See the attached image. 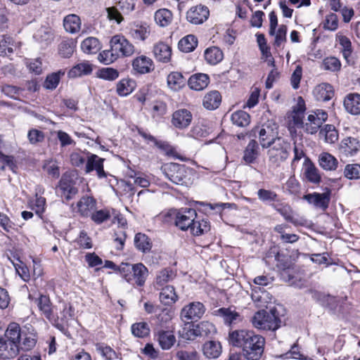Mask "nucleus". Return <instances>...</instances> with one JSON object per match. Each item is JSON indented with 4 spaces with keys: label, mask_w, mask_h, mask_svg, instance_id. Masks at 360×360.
<instances>
[{
    "label": "nucleus",
    "mask_w": 360,
    "mask_h": 360,
    "mask_svg": "<svg viewBox=\"0 0 360 360\" xmlns=\"http://www.w3.org/2000/svg\"><path fill=\"white\" fill-rule=\"evenodd\" d=\"M153 54L155 58L162 63H168L172 56V48L163 41L154 44Z\"/></svg>",
    "instance_id": "23"
},
{
    "label": "nucleus",
    "mask_w": 360,
    "mask_h": 360,
    "mask_svg": "<svg viewBox=\"0 0 360 360\" xmlns=\"http://www.w3.org/2000/svg\"><path fill=\"white\" fill-rule=\"evenodd\" d=\"M1 91L6 96L15 100H18L22 89L16 86L4 84L1 86Z\"/></svg>",
    "instance_id": "62"
},
{
    "label": "nucleus",
    "mask_w": 360,
    "mask_h": 360,
    "mask_svg": "<svg viewBox=\"0 0 360 360\" xmlns=\"http://www.w3.org/2000/svg\"><path fill=\"white\" fill-rule=\"evenodd\" d=\"M192 121V114L186 109L176 110L172 115V124L180 129L188 127Z\"/></svg>",
    "instance_id": "20"
},
{
    "label": "nucleus",
    "mask_w": 360,
    "mask_h": 360,
    "mask_svg": "<svg viewBox=\"0 0 360 360\" xmlns=\"http://www.w3.org/2000/svg\"><path fill=\"white\" fill-rule=\"evenodd\" d=\"M339 149L345 156H354L360 150V142L354 137L348 136L341 141Z\"/></svg>",
    "instance_id": "21"
},
{
    "label": "nucleus",
    "mask_w": 360,
    "mask_h": 360,
    "mask_svg": "<svg viewBox=\"0 0 360 360\" xmlns=\"http://www.w3.org/2000/svg\"><path fill=\"white\" fill-rule=\"evenodd\" d=\"M160 290L159 300L164 305H172L179 299L173 285H165L164 288L156 289Z\"/></svg>",
    "instance_id": "27"
},
{
    "label": "nucleus",
    "mask_w": 360,
    "mask_h": 360,
    "mask_svg": "<svg viewBox=\"0 0 360 360\" xmlns=\"http://www.w3.org/2000/svg\"><path fill=\"white\" fill-rule=\"evenodd\" d=\"M319 136L323 138L326 143H333L338 139V133L332 124H326L319 131Z\"/></svg>",
    "instance_id": "50"
},
{
    "label": "nucleus",
    "mask_w": 360,
    "mask_h": 360,
    "mask_svg": "<svg viewBox=\"0 0 360 360\" xmlns=\"http://www.w3.org/2000/svg\"><path fill=\"white\" fill-rule=\"evenodd\" d=\"M20 353V349L17 344V339L15 334L8 324L4 335L0 338V358L4 359H11L17 356Z\"/></svg>",
    "instance_id": "6"
},
{
    "label": "nucleus",
    "mask_w": 360,
    "mask_h": 360,
    "mask_svg": "<svg viewBox=\"0 0 360 360\" xmlns=\"http://www.w3.org/2000/svg\"><path fill=\"white\" fill-rule=\"evenodd\" d=\"M180 335L182 338L187 340H193L199 337L196 325L187 323L180 331Z\"/></svg>",
    "instance_id": "57"
},
{
    "label": "nucleus",
    "mask_w": 360,
    "mask_h": 360,
    "mask_svg": "<svg viewBox=\"0 0 360 360\" xmlns=\"http://www.w3.org/2000/svg\"><path fill=\"white\" fill-rule=\"evenodd\" d=\"M210 226L209 221L205 219H199L198 217L193 220L189 229L190 232L193 236H200L207 233L210 230Z\"/></svg>",
    "instance_id": "41"
},
{
    "label": "nucleus",
    "mask_w": 360,
    "mask_h": 360,
    "mask_svg": "<svg viewBox=\"0 0 360 360\" xmlns=\"http://www.w3.org/2000/svg\"><path fill=\"white\" fill-rule=\"evenodd\" d=\"M205 312V307L202 302H193L184 306L181 311V318L184 321H198Z\"/></svg>",
    "instance_id": "12"
},
{
    "label": "nucleus",
    "mask_w": 360,
    "mask_h": 360,
    "mask_svg": "<svg viewBox=\"0 0 360 360\" xmlns=\"http://www.w3.org/2000/svg\"><path fill=\"white\" fill-rule=\"evenodd\" d=\"M176 276L174 272L168 268L164 269L158 271L156 274L154 281V288L159 289L168 285L167 283L172 281Z\"/></svg>",
    "instance_id": "31"
},
{
    "label": "nucleus",
    "mask_w": 360,
    "mask_h": 360,
    "mask_svg": "<svg viewBox=\"0 0 360 360\" xmlns=\"http://www.w3.org/2000/svg\"><path fill=\"white\" fill-rule=\"evenodd\" d=\"M110 44L112 50L117 53L118 57H128L134 53V45L123 36H113L110 39Z\"/></svg>",
    "instance_id": "11"
},
{
    "label": "nucleus",
    "mask_w": 360,
    "mask_h": 360,
    "mask_svg": "<svg viewBox=\"0 0 360 360\" xmlns=\"http://www.w3.org/2000/svg\"><path fill=\"white\" fill-rule=\"evenodd\" d=\"M204 56L207 63L217 65L223 60L224 53L219 47L211 46L205 51Z\"/></svg>",
    "instance_id": "39"
},
{
    "label": "nucleus",
    "mask_w": 360,
    "mask_h": 360,
    "mask_svg": "<svg viewBox=\"0 0 360 360\" xmlns=\"http://www.w3.org/2000/svg\"><path fill=\"white\" fill-rule=\"evenodd\" d=\"M58 191L60 192V194L64 195L66 200H70L72 195L76 194L77 190L72 181L63 176L59 181Z\"/></svg>",
    "instance_id": "34"
},
{
    "label": "nucleus",
    "mask_w": 360,
    "mask_h": 360,
    "mask_svg": "<svg viewBox=\"0 0 360 360\" xmlns=\"http://www.w3.org/2000/svg\"><path fill=\"white\" fill-rule=\"evenodd\" d=\"M268 148L267 155L270 164L278 167L288 158L290 145L283 139L278 137Z\"/></svg>",
    "instance_id": "5"
},
{
    "label": "nucleus",
    "mask_w": 360,
    "mask_h": 360,
    "mask_svg": "<svg viewBox=\"0 0 360 360\" xmlns=\"http://www.w3.org/2000/svg\"><path fill=\"white\" fill-rule=\"evenodd\" d=\"M210 15L209 9L207 6L199 4L191 7L186 13V19L188 22L194 25L203 23L208 18Z\"/></svg>",
    "instance_id": "17"
},
{
    "label": "nucleus",
    "mask_w": 360,
    "mask_h": 360,
    "mask_svg": "<svg viewBox=\"0 0 360 360\" xmlns=\"http://www.w3.org/2000/svg\"><path fill=\"white\" fill-rule=\"evenodd\" d=\"M195 325L199 337L208 336L216 333L214 325L209 321H201Z\"/></svg>",
    "instance_id": "59"
},
{
    "label": "nucleus",
    "mask_w": 360,
    "mask_h": 360,
    "mask_svg": "<svg viewBox=\"0 0 360 360\" xmlns=\"http://www.w3.org/2000/svg\"><path fill=\"white\" fill-rule=\"evenodd\" d=\"M134 245L139 251L145 253L151 250L152 242L146 234L138 233L134 237Z\"/></svg>",
    "instance_id": "46"
},
{
    "label": "nucleus",
    "mask_w": 360,
    "mask_h": 360,
    "mask_svg": "<svg viewBox=\"0 0 360 360\" xmlns=\"http://www.w3.org/2000/svg\"><path fill=\"white\" fill-rule=\"evenodd\" d=\"M135 89V82L131 79H122L117 84V93L121 96L130 94Z\"/></svg>",
    "instance_id": "54"
},
{
    "label": "nucleus",
    "mask_w": 360,
    "mask_h": 360,
    "mask_svg": "<svg viewBox=\"0 0 360 360\" xmlns=\"http://www.w3.org/2000/svg\"><path fill=\"white\" fill-rule=\"evenodd\" d=\"M169 214L174 216L175 225L182 231L189 230L191 224L197 218L195 210L188 207L170 210Z\"/></svg>",
    "instance_id": "9"
},
{
    "label": "nucleus",
    "mask_w": 360,
    "mask_h": 360,
    "mask_svg": "<svg viewBox=\"0 0 360 360\" xmlns=\"http://www.w3.org/2000/svg\"><path fill=\"white\" fill-rule=\"evenodd\" d=\"M132 334L138 338H144L149 334L150 329L146 322H139L131 326Z\"/></svg>",
    "instance_id": "61"
},
{
    "label": "nucleus",
    "mask_w": 360,
    "mask_h": 360,
    "mask_svg": "<svg viewBox=\"0 0 360 360\" xmlns=\"http://www.w3.org/2000/svg\"><path fill=\"white\" fill-rule=\"evenodd\" d=\"M117 269L120 276L134 286H143L148 276V270L142 263H122Z\"/></svg>",
    "instance_id": "3"
},
{
    "label": "nucleus",
    "mask_w": 360,
    "mask_h": 360,
    "mask_svg": "<svg viewBox=\"0 0 360 360\" xmlns=\"http://www.w3.org/2000/svg\"><path fill=\"white\" fill-rule=\"evenodd\" d=\"M118 8L122 10L123 13H129L134 9V4L133 1H117V6H113L106 8L108 18L110 20H115L117 23H120L123 20Z\"/></svg>",
    "instance_id": "16"
},
{
    "label": "nucleus",
    "mask_w": 360,
    "mask_h": 360,
    "mask_svg": "<svg viewBox=\"0 0 360 360\" xmlns=\"http://www.w3.org/2000/svg\"><path fill=\"white\" fill-rule=\"evenodd\" d=\"M202 352L207 359H217L221 353V345L214 340L206 342L202 346Z\"/></svg>",
    "instance_id": "35"
},
{
    "label": "nucleus",
    "mask_w": 360,
    "mask_h": 360,
    "mask_svg": "<svg viewBox=\"0 0 360 360\" xmlns=\"http://www.w3.org/2000/svg\"><path fill=\"white\" fill-rule=\"evenodd\" d=\"M92 66L88 61H84L74 65L68 72L70 78H76L91 73Z\"/></svg>",
    "instance_id": "37"
},
{
    "label": "nucleus",
    "mask_w": 360,
    "mask_h": 360,
    "mask_svg": "<svg viewBox=\"0 0 360 360\" xmlns=\"http://www.w3.org/2000/svg\"><path fill=\"white\" fill-rule=\"evenodd\" d=\"M319 165L327 171L335 170L338 167V160L331 154L322 153L319 158Z\"/></svg>",
    "instance_id": "42"
},
{
    "label": "nucleus",
    "mask_w": 360,
    "mask_h": 360,
    "mask_svg": "<svg viewBox=\"0 0 360 360\" xmlns=\"http://www.w3.org/2000/svg\"><path fill=\"white\" fill-rule=\"evenodd\" d=\"M337 39L341 46V51L342 53L343 57L347 62H349V58L352 53V43L350 40L347 37L341 34L337 35Z\"/></svg>",
    "instance_id": "56"
},
{
    "label": "nucleus",
    "mask_w": 360,
    "mask_h": 360,
    "mask_svg": "<svg viewBox=\"0 0 360 360\" xmlns=\"http://www.w3.org/2000/svg\"><path fill=\"white\" fill-rule=\"evenodd\" d=\"M210 79L207 75L198 73L192 75L188 81V84L191 89L195 91H201L208 85Z\"/></svg>",
    "instance_id": "33"
},
{
    "label": "nucleus",
    "mask_w": 360,
    "mask_h": 360,
    "mask_svg": "<svg viewBox=\"0 0 360 360\" xmlns=\"http://www.w3.org/2000/svg\"><path fill=\"white\" fill-rule=\"evenodd\" d=\"M161 169L165 176L175 184H184L189 170L184 165L173 162L165 164Z\"/></svg>",
    "instance_id": "8"
},
{
    "label": "nucleus",
    "mask_w": 360,
    "mask_h": 360,
    "mask_svg": "<svg viewBox=\"0 0 360 360\" xmlns=\"http://www.w3.org/2000/svg\"><path fill=\"white\" fill-rule=\"evenodd\" d=\"M178 46L179 50L183 52H191L198 46V39L193 34L186 35L179 41Z\"/></svg>",
    "instance_id": "44"
},
{
    "label": "nucleus",
    "mask_w": 360,
    "mask_h": 360,
    "mask_svg": "<svg viewBox=\"0 0 360 360\" xmlns=\"http://www.w3.org/2000/svg\"><path fill=\"white\" fill-rule=\"evenodd\" d=\"M132 67L139 74L149 73L154 69L152 59L146 56H140L134 58L132 62Z\"/></svg>",
    "instance_id": "24"
},
{
    "label": "nucleus",
    "mask_w": 360,
    "mask_h": 360,
    "mask_svg": "<svg viewBox=\"0 0 360 360\" xmlns=\"http://www.w3.org/2000/svg\"><path fill=\"white\" fill-rule=\"evenodd\" d=\"M303 199L315 209L325 212L330 203V192L328 191L325 193H312L303 196Z\"/></svg>",
    "instance_id": "13"
},
{
    "label": "nucleus",
    "mask_w": 360,
    "mask_h": 360,
    "mask_svg": "<svg viewBox=\"0 0 360 360\" xmlns=\"http://www.w3.org/2000/svg\"><path fill=\"white\" fill-rule=\"evenodd\" d=\"M252 300L257 307H267V304L271 302L272 297L266 290H263L261 287H255L252 288L251 295Z\"/></svg>",
    "instance_id": "25"
},
{
    "label": "nucleus",
    "mask_w": 360,
    "mask_h": 360,
    "mask_svg": "<svg viewBox=\"0 0 360 360\" xmlns=\"http://www.w3.org/2000/svg\"><path fill=\"white\" fill-rule=\"evenodd\" d=\"M34 39L41 46H47L54 39V34L51 27L42 26L33 35Z\"/></svg>",
    "instance_id": "26"
},
{
    "label": "nucleus",
    "mask_w": 360,
    "mask_h": 360,
    "mask_svg": "<svg viewBox=\"0 0 360 360\" xmlns=\"http://www.w3.org/2000/svg\"><path fill=\"white\" fill-rule=\"evenodd\" d=\"M232 123L240 127H245L249 125L250 122V115L243 110H237L231 116Z\"/></svg>",
    "instance_id": "51"
},
{
    "label": "nucleus",
    "mask_w": 360,
    "mask_h": 360,
    "mask_svg": "<svg viewBox=\"0 0 360 360\" xmlns=\"http://www.w3.org/2000/svg\"><path fill=\"white\" fill-rule=\"evenodd\" d=\"M131 37L137 40H146L150 33L149 25L146 23L135 24L131 29Z\"/></svg>",
    "instance_id": "40"
},
{
    "label": "nucleus",
    "mask_w": 360,
    "mask_h": 360,
    "mask_svg": "<svg viewBox=\"0 0 360 360\" xmlns=\"http://www.w3.org/2000/svg\"><path fill=\"white\" fill-rule=\"evenodd\" d=\"M14 41L11 37L6 35L0 36V56H11L14 52Z\"/></svg>",
    "instance_id": "53"
},
{
    "label": "nucleus",
    "mask_w": 360,
    "mask_h": 360,
    "mask_svg": "<svg viewBox=\"0 0 360 360\" xmlns=\"http://www.w3.org/2000/svg\"><path fill=\"white\" fill-rule=\"evenodd\" d=\"M65 30L72 34L77 32L81 26V20L79 16L72 14L67 15L63 20Z\"/></svg>",
    "instance_id": "47"
},
{
    "label": "nucleus",
    "mask_w": 360,
    "mask_h": 360,
    "mask_svg": "<svg viewBox=\"0 0 360 360\" xmlns=\"http://www.w3.org/2000/svg\"><path fill=\"white\" fill-rule=\"evenodd\" d=\"M13 334L17 339L18 348L23 352L32 350L38 342V333L31 325L20 326L15 322L10 323Z\"/></svg>",
    "instance_id": "2"
},
{
    "label": "nucleus",
    "mask_w": 360,
    "mask_h": 360,
    "mask_svg": "<svg viewBox=\"0 0 360 360\" xmlns=\"http://www.w3.org/2000/svg\"><path fill=\"white\" fill-rule=\"evenodd\" d=\"M117 58H119L117 53L112 50L111 46L110 49L103 51L98 56V60L105 65L111 64L115 61Z\"/></svg>",
    "instance_id": "60"
},
{
    "label": "nucleus",
    "mask_w": 360,
    "mask_h": 360,
    "mask_svg": "<svg viewBox=\"0 0 360 360\" xmlns=\"http://www.w3.org/2000/svg\"><path fill=\"white\" fill-rule=\"evenodd\" d=\"M172 20V14L170 11L162 8L155 13V20L161 27H166L170 24Z\"/></svg>",
    "instance_id": "55"
},
{
    "label": "nucleus",
    "mask_w": 360,
    "mask_h": 360,
    "mask_svg": "<svg viewBox=\"0 0 360 360\" xmlns=\"http://www.w3.org/2000/svg\"><path fill=\"white\" fill-rule=\"evenodd\" d=\"M96 200L90 196L82 197L77 202L78 212L84 217L91 216L96 207Z\"/></svg>",
    "instance_id": "29"
},
{
    "label": "nucleus",
    "mask_w": 360,
    "mask_h": 360,
    "mask_svg": "<svg viewBox=\"0 0 360 360\" xmlns=\"http://www.w3.org/2000/svg\"><path fill=\"white\" fill-rule=\"evenodd\" d=\"M81 49L84 53L95 54L100 50L101 44L97 38L89 37L82 42Z\"/></svg>",
    "instance_id": "43"
},
{
    "label": "nucleus",
    "mask_w": 360,
    "mask_h": 360,
    "mask_svg": "<svg viewBox=\"0 0 360 360\" xmlns=\"http://www.w3.org/2000/svg\"><path fill=\"white\" fill-rule=\"evenodd\" d=\"M259 155V146L255 140H251L243 151V159L246 164L253 163Z\"/></svg>",
    "instance_id": "38"
},
{
    "label": "nucleus",
    "mask_w": 360,
    "mask_h": 360,
    "mask_svg": "<svg viewBox=\"0 0 360 360\" xmlns=\"http://www.w3.org/2000/svg\"><path fill=\"white\" fill-rule=\"evenodd\" d=\"M303 99L300 97L297 105L293 109L291 114V119L289 121V130L292 134L293 129L304 127L303 122L304 112L305 110Z\"/></svg>",
    "instance_id": "18"
},
{
    "label": "nucleus",
    "mask_w": 360,
    "mask_h": 360,
    "mask_svg": "<svg viewBox=\"0 0 360 360\" xmlns=\"http://www.w3.org/2000/svg\"><path fill=\"white\" fill-rule=\"evenodd\" d=\"M253 133L258 138L260 146L263 148H268L277 139L276 134L271 127L262 125L257 127L253 129Z\"/></svg>",
    "instance_id": "15"
},
{
    "label": "nucleus",
    "mask_w": 360,
    "mask_h": 360,
    "mask_svg": "<svg viewBox=\"0 0 360 360\" xmlns=\"http://www.w3.org/2000/svg\"><path fill=\"white\" fill-rule=\"evenodd\" d=\"M156 338L160 347L164 350H168L176 342V337L172 331L159 330L156 334Z\"/></svg>",
    "instance_id": "30"
},
{
    "label": "nucleus",
    "mask_w": 360,
    "mask_h": 360,
    "mask_svg": "<svg viewBox=\"0 0 360 360\" xmlns=\"http://www.w3.org/2000/svg\"><path fill=\"white\" fill-rule=\"evenodd\" d=\"M313 94L317 101H329L333 96V88L330 84L322 83L314 88Z\"/></svg>",
    "instance_id": "28"
},
{
    "label": "nucleus",
    "mask_w": 360,
    "mask_h": 360,
    "mask_svg": "<svg viewBox=\"0 0 360 360\" xmlns=\"http://www.w3.org/2000/svg\"><path fill=\"white\" fill-rule=\"evenodd\" d=\"M64 74L63 71L60 70L48 75L44 84V88L49 90L55 89L59 84L60 77Z\"/></svg>",
    "instance_id": "58"
},
{
    "label": "nucleus",
    "mask_w": 360,
    "mask_h": 360,
    "mask_svg": "<svg viewBox=\"0 0 360 360\" xmlns=\"http://www.w3.org/2000/svg\"><path fill=\"white\" fill-rule=\"evenodd\" d=\"M37 307L45 318L57 329L61 332L65 331L62 324L59 323V316L54 313V307L49 297L46 295H40L37 300Z\"/></svg>",
    "instance_id": "7"
},
{
    "label": "nucleus",
    "mask_w": 360,
    "mask_h": 360,
    "mask_svg": "<svg viewBox=\"0 0 360 360\" xmlns=\"http://www.w3.org/2000/svg\"><path fill=\"white\" fill-rule=\"evenodd\" d=\"M345 110L352 115L360 114V94H349L344 100Z\"/></svg>",
    "instance_id": "32"
},
{
    "label": "nucleus",
    "mask_w": 360,
    "mask_h": 360,
    "mask_svg": "<svg viewBox=\"0 0 360 360\" xmlns=\"http://www.w3.org/2000/svg\"><path fill=\"white\" fill-rule=\"evenodd\" d=\"M314 297L321 305L328 308L334 313L341 312L347 301V297H334L318 292H314Z\"/></svg>",
    "instance_id": "10"
},
{
    "label": "nucleus",
    "mask_w": 360,
    "mask_h": 360,
    "mask_svg": "<svg viewBox=\"0 0 360 360\" xmlns=\"http://www.w3.org/2000/svg\"><path fill=\"white\" fill-rule=\"evenodd\" d=\"M253 326L257 329L265 330H276L281 326V319L276 309L270 311L264 309L256 312L251 319Z\"/></svg>",
    "instance_id": "4"
},
{
    "label": "nucleus",
    "mask_w": 360,
    "mask_h": 360,
    "mask_svg": "<svg viewBox=\"0 0 360 360\" xmlns=\"http://www.w3.org/2000/svg\"><path fill=\"white\" fill-rule=\"evenodd\" d=\"M221 102V96L219 91H211L206 94L202 100L203 106L207 110L217 109Z\"/></svg>",
    "instance_id": "36"
},
{
    "label": "nucleus",
    "mask_w": 360,
    "mask_h": 360,
    "mask_svg": "<svg viewBox=\"0 0 360 360\" xmlns=\"http://www.w3.org/2000/svg\"><path fill=\"white\" fill-rule=\"evenodd\" d=\"M229 342L234 347H241L248 360H259L264 353L265 339L252 330L233 331L229 334Z\"/></svg>",
    "instance_id": "1"
},
{
    "label": "nucleus",
    "mask_w": 360,
    "mask_h": 360,
    "mask_svg": "<svg viewBox=\"0 0 360 360\" xmlns=\"http://www.w3.org/2000/svg\"><path fill=\"white\" fill-rule=\"evenodd\" d=\"M185 79L181 73L172 72L167 76V85L173 91H178L185 85Z\"/></svg>",
    "instance_id": "48"
},
{
    "label": "nucleus",
    "mask_w": 360,
    "mask_h": 360,
    "mask_svg": "<svg viewBox=\"0 0 360 360\" xmlns=\"http://www.w3.org/2000/svg\"><path fill=\"white\" fill-rule=\"evenodd\" d=\"M97 76L105 80L113 81L118 78L119 72L112 68H103L98 71Z\"/></svg>",
    "instance_id": "63"
},
{
    "label": "nucleus",
    "mask_w": 360,
    "mask_h": 360,
    "mask_svg": "<svg viewBox=\"0 0 360 360\" xmlns=\"http://www.w3.org/2000/svg\"><path fill=\"white\" fill-rule=\"evenodd\" d=\"M216 314L221 316L224 319V323L229 325L236 323L240 319V314L230 308H220L216 311Z\"/></svg>",
    "instance_id": "49"
},
{
    "label": "nucleus",
    "mask_w": 360,
    "mask_h": 360,
    "mask_svg": "<svg viewBox=\"0 0 360 360\" xmlns=\"http://www.w3.org/2000/svg\"><path fill=\"white\" fill-rule=\"evenodd\" d=\"M59 317V323L62 324L65 331L62 332L64 335L70 337V333L68 330V321L75 316V310L70 303L63 302Z\"/></svg>",
    "instance_id": "22"
},
{
    "label": "nucleus",
    "mask_w": 360,
    "mask_h": 360,
    "mask_svg": "<svg viewBox=\"0 0 360 360\" xmlns=\"http://www.w3.org/2000/svg\"><path fill=\"white\" fill-rule=\"evenodd\" d=\"M103 162L104 159L96 155L91 154L87 156L85 172L86 173H90L95 170L99 179L106 177L107 174L103 169Z\"/></svg>",
    "instance_id": "19"
},
{
    "label": "nucleus",
    "mask_w": 360,
    "mask_h": 360,
    "mask_svg": "<svg viewBox=\"0 0 360 360\" xmlns=\"http://www.w3.org/2000/svg\"><path fill=\"white\" fill-rule=\"evenodd\" d=\"M76 42L72 39L63 40L58 46V53L63 58H70L75 51Z\"/></svg>",
    "instance_id": "52"
},
{
    "label": "nucleus",
    "mask_w": 360,
    "mask_h": 360,
    "mask_svg": "<svg viewBox=\"0 0 360 360\" xmlns=\"http://www.w3.org/2000/svg\"><path fill=\"white\" fill-rule=\"evenodd\" d=\"M345 176L349 179H360V165L349 164L345 166L344 170Z\"/></svg>",
    "instance_id": "64"
},
{
    "label": "nucleus",
    "mask_w": 360,
    "mask_h": 360,
    "mask_svg": "<svg viewBox=\"0 0 360 360\" xmlns=\"http://www.w3.org/2000/svg\"><path fill=\"white\" fill-rule=\"evenodd\" d=\"M327 118L328 114L326 112L322 110H317L309 115L303 129L307 133L314 134L317 132Z\"/></svg>",
    "instance_id": "14"
},
{
    "label": "nucleus",
    "mask_w": 360,
    "mask_h": 360,
    "mask_svg": "<svg viewBox=\"0 0 360 360\" xmlns=\"http://www.w3.org/2000/svg\"><path fill=\"white\" fill-rule=\"evenodd\" d=\"M276 210L280 213L281 215L283 217L286 221L293 224L294 225L297 226L304 224V219L302 218L295 217L293 214L291 207L289 205H282L281 207L276 208Z\"/></svg>",
    "instance_id": "45"
}]
</instances>
